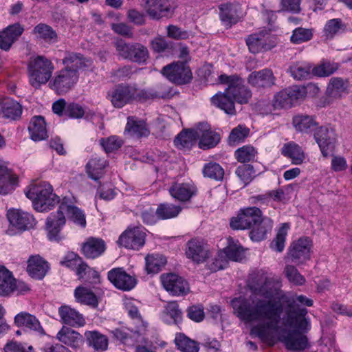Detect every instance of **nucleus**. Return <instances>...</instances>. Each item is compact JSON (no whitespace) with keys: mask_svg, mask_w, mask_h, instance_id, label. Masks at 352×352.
Instances as JSON below:
<instances>
[{"mask_svg":"<svg viewBox=\"0 0 352 352\" xmlns=\"http://www.w3.org/2000/svg\"><path fill=\"white\" fill-rule=\"evenodd\" d=\"M135 87L119 85L108 94L110 100L116 108H122L125 104L135 100Z\"/></svg>","mask_w":352,"mask_h":352,"instance_id":"nucleus-19","label":"nucleus"},{"mask_svg":"<svg viewBox=\"0 0 352 352\" xmlns=\"http://www.w3.org/2000/svg\"><path fill=\"white\" fill-rule=\"evenodd\" d=\"M104 241L101 239L91 237L82 244V251L87 258H95L100 256L105 250Z\"/></svg>","mask_w":352,"mask_h":352,"instance_id":"nucleus-31","label":"nucleus"},{"mask_svg":"<svg viewBox=\"0 0 352 352\" xmlns=\"http://www.w3.org/2000/svg\"><path fill=\"white\" fill-rule=\"evenodd\" d=\"M14 322L18 327H24L34 330L41 335L45 334V331L41 326L38 320L35 316L28 312L22 311L17 314L14 318Z\"/></svg>","mask_w":352,"mask_h":352,"instance_id":"nucleus-33","label":"nucleus"},{"mask_svg":"<svg viewBox=\"0 0 352 352\" xmlns=\"http://www.w3.org/2000/svg\"><path fill=\"white\" fill-rule=\"evenodd\" d=\"M247 286L252 295L248 300L239 297L231 301L232 308H295L297 306H313V300L300 295L295 298L287 296L281 289L278 280L263 271L252 272Z\"/></svg>","mask_w":352,"mask_h":352,"instance_id":"nucleus-1","label":"nucleus"},{"mask_svg":"<svg viewBox=\"0 0 352 352\" xmlns=\"http://www.w3.org/2000/svg\"><path fill=\"white\" fill-rule=\"evenodd\" d=\"M219 9L221 20L227 27L237 23V6L232 3H226L221 5Z\"/></svg>","mask_w":352,"mask_h":352,"instance_id":"nucleus-45","label":"nucleus"},{"mask_svg":"<svg viewBox=\"0 0 352 352\" xmlns=\"http://www.w3.org/2000/svg\"><path fill=\"white\" fill-rule=\"evenodd\" d=\"M74 296L77 302L88 306L97 307L98 300L96 294L89 288L78 287L74 291Z\"/></svg>","mask_w":352,"mask_h":352,"instance_id":"nucleus-42","label":"nucleus"},{"mask_svg":"<svg viewBox=\"0 0 352 352\" xmlns=\"http://www.w3.org/2000/svg\"><path fill=\"white\" fill-rule=\"evenodd\" d=\"M146 233L140 227H129L120 236L118 243L127 249L138 250L145 243Z\"/></svg>","mask_w":352,"mask_h":352,"instance_id":"nucleus-15","label":"nucleus"},{"mask_svg":"<svg viewBox=\"0 0 352 352\" xmlns=\"http://www.w3.org/2000/svg\"><path fill=\"white\" fill-rule=\"evenodd\" d=\"M7 217L10 223L19 230L30 229L35 225L33 215L19 209L9 210Z\"/></svg>","mask_w":352,"mask_h":352,"instance_id":"nucleus-24","label":"nucleus"},{"mask_svg":"<svg viewBox=\"0 0 352 352\" xmlns=\"http://www.w3.org/2000/svg\"><path fill=\"white\" fill-rule=\"evenodd\" d=\"M166 263L162 256L148 255L146 257V267L148 273H157Z\"/></svg>","mask_w":352,"mask_h":352,"instance_id":"nucleus-56","label":"nucleus"},{"mask_svg":"<svg viewBox=\"0 0 352 352\" xmlns=\"http://www.w3.org/2000/svg\"><path fill=\"white\" fill-rule=\"evenodd\" d=\"M161 281L164 289L173 296H184L190 292L188 282L176 274H162Z\"/></svg>","mask_w":352,"mask_h":352,"instance_id":"nucleus-17","label":"nucleus"},{"mask_svg":"<svg viewBox=\"0 0 352 352\" xmlns=\"http://www.w3.org/2000/svg\"><path fill=\"white\" fill-rule=\"evenodd\" d=\"M85 337L87 345L97 351H104L108 348V339L106 336L98 331H86Z\"/></svg>","mask_w":352,"mask_h":352,"instance_id":"nucleus-35","label":"nucleus"},{"mask_svg":"<svg viewBox=\"0 0 352 352\" xmlns=\"http://www.w3.org/2000/svg\"><path fill=\"white\" fill-rule=\"evenodd\" d=\"M311 241L307 238H300L294 241L289 248L288 252L285 256L287 263H294L296 265L305 264L310 260Z\"/></svg>","mask_w":352,"mask_h":352,"instance_id":"nucleus-10","label":"nucleus"},{"mask_svg":"<svg viewBox=\"0 0 352 352\" xmlns=\"http://www.w3.org/2000/svg\"><path fill=\"white\" fill-rule=\"evenodd\" d=\"M203 174L205 177L215 180H221L223 178L224 170L219 164L210 162L205 165L203 169Z\"/></svg>","mask_w":352,"mask_h":352,"instance_id":"nucleus-58","label":"nucleus"},{"mask_svg":"<svg viewBox=\"0 0 352 352\" xmlns=\"http://www.w3.org/2000/svg\"><path fill=\"white\" fill-rule=\"evenodd\" d=\"M123 144L122 140L115 135L110 136L106 139L100 140V144L107 153H110L120 148Z\"/></svg>","mask_w":352,"mask_h":352,"instance_id":"nucleus-61","label":"nucleus"},{"mask_svg":"<svg viewBox=\"0 0 352 352\" xmlns=\"http://www.w3.org/2000/svg\"><path fill=\"white\" fill-rule=\"evenodd\" d=\"M224 253L228 259L234 261H240L244 256L243 248L236 244H230L225 249Z\"/></svg>","mask_w":352,"mask_h":352,"instance_id":"nucleus-62","label":"nucleus"},{"mask_svg":"<svg viewBox=\"0 0 352 352\" xmlns=\"http://www.w3.org/2000/svg\"><path fill=\"white\" fill-rule=\"evenodd\" d=\"M23 30V28L19 23H15L0 32V48L8 50L22 34Z\"/></svg>","mask_w":352,"mask_h":352,"instance_id":"nucleus-29","label":"nucleus"},{"mask_svg":"<svg viewBox=\"0 0 352 352\" xmlns=\"http://www.w3.org/2000/svg\"><path fill=\"white\" fill-rule=\"evenodd\" d=\"M114 46L119 56L133 63L144 64L149 57L147 47L140 43H129L119 39Z\"/></svg>","mask_w":352,"mask_h":352,"instance_id":"nucleus-8","label":"nucleus"},{"mask_svg":"<svg viewBox=\"0 0 352 352\" xmlns=\"http://www.w3.org/2000/svg\"><path fill=\"white\" fill-rule=\"evenodd\" d=\"M79 73L75 70L62 69L55 74L50 81V87L58 94H64L71 90L77 83Z\"/></svg>","mask_w":352,"mask_h":352,"instance_id":"nucleus-12","label":"nucleus"},{"mask_svg":"<svg viewBox=\"0 0 352 352\" xmlns=\"http://www.w3.org/2000/svg\"><path fill=\"white\" fill-rule=\"evenodd\" d=\"M29 289L24 282L16 280L11 272L0 266V296H9L14 292L23 294Z\"/></svg>","mask_w":352,"mask_h":352,"instance_id":"nucleus-14","label":"nucleus"},{"mask_svg":"<svg viewBox=\"0 0 352 352\" xmlns=\"http://www.w3.org/2000/svg\"><path fill=\"white\" fill-rule=\"evenodd\" d=\"M213 104L223 110L226 113L234 115L236 110L234 107V100L230 94L228 93L226 88L223 93H217L211 98Z\"/></svg>","mask_w":352,"mask_h":352,"instance_id":"nucleus-32","label":"nucleus"},{"mask_svg":"<svg viewBox=\"0 0 352 352\" xmlns=\"http://www.w3.org/2000/svg\"><path fill=\"white\" fill-rule=\"evenodd\" d=\"M60 316L62 321L67 325L78 327L85 324L84 317L76 309H60Z\"/></svg>","mask_w":352,"mask_h":352,"instance_id":"nucleus-43","label":"nucleus"},{"mask_svg":"<svg viewBox=\"0 0 352 352\" xmlns=\"http://www.w3.org/2000/svg\"><path fill=\"white\" fill-rule=\"evenodd\" d=\"M250 129L243 125H239L234 128L228 137L230 145H236L243 141L249 135Z\"/></svg>","mask_w":352,"mask_h":352,"instance_id":"nucleus-55","label":"nucleus"},{"mask_svg":"<svg viewBox=\"0 0 352 352\" xmlns=\"http://www.w3.org/2000/svg\"><path fill=\"white\" fill-rule=\"evenodd\" d=\"M338 69V65L334 63L323 62L312 69V74L318 77H325L333 74Z\"/></svg>","mask_w":352,"mask_h":352,"instance_id":"nucleus-57","label":"nucleus"},{"mask_svg":"<svg viewBox=\"0 0 352 352\" xmlns=\"http://www.w3.org/2000/svg\"><path fill=\"white\" fill-rule=\"evenodd\" d=\"M54 67L50 60L43 56L31 59L28 65L29 81L32 86L38 88L52 77Z\"/></svg>","mask_w":352,"mask_h":352,"instance_id":"nucleus-7","label":"nucleus"},{"mask_svg":"<svg viewBox=\"0 0 352 352\" xmlns=\"http://www.w3.org/2000/svg\"><path fill=\"white\" fill-rule=\"evenodd\" d=\"M256 153L257 152L253 146L247 145L238 148L234 153V156L238 162L244 164L253 161Z\"/></svg>","mask_w":352,"mask_h":352,"instance_id":"nucleus-54","label":"nucleus"},{"mask_svg":"<svg viewBox=\"0 0 352 352\" xmlns=\"http://www.w3.org/2000/svg\"><path fill=\"white\" fill-rule=\"evenodd\" d=\"M187 248L186 256L195 263H203L209 256L208 248L202 241L192 239L188 242Z\"/></svg>","mask_w":352,"mask_h":352,"instance_id":"nucleus-25","label":"nucleus"},{"mask_svg":"<svg viewBox=\"0 0 352 352\" xmlns=\"http://www.w3.org/2000/svg\"><path fill=\"white\" fill-rule=\"evenodd\" d=\"M175 343L182 352H198L199 349V345L195 341L190 339L183 333H177L176 335Z\"/></svg>","mask_w":352,"mask_h":352,"instance_id":"nucleus-49","label":"nucleus"},{"mask_svg":"<svg viewBox=\"0 0 352 352\" xmlns=\"http://www.w3.org/2000/svg\"><path fill=\"white\" fill-rule=\"evenodd\" d=\"M197 139V127L180 132L174 140L175 146L179 148L190 149L195 144Z\"/></svg>","mask_w":352,"mask_h":352,"instance_id":"nucleus-39","label":"nucleus"},{"mask_svg":"<svg viewBox=\"0 0 352 352\" xmlns=\"http://www.w3.org/2000/svg\"><path fill=\"white\" fill-rule=\"evenodd\" d=\"M245 41L250 52L253 54L270 50L276 45L275 42L271 38L270 32L266 30L250 34Z\"/></svg>","mask_w":352,"mask_h":352,"instance_id":"nucleus-16","label":"nucleus"},{"mask_svg":"<svg viewBox=\"0 0 352 352\" xmlns=\"http://www.w3.org/2000/svg\"><path fill=\"white\" fill-rule=\"evenodd\" d=\"M235 173L247 185L254 177L255 171L252 165L244 164L237 167Z\"/></svg>","mask_w":352,"mask_h":352,"instance_id":"nucleus-59","label":"nucleus"},{"mask_svg":"<svg viewBox=\"0 0 352 352\" xmlns=\"http://www.w3.org/2000/svg\"><path fill=\"white\" fill-rule=\"evenodd\" d=\"M346 25L340 19H333L327 21L324 27V33L327 39H331L335 35L344 32Z\"/></svg>","mask_w":352,"mask_h":352,"instance_id":"nucleus-51","label":"nucleus"},{"mask_svg":"<svg viewBox=\"0 0 352 352\" xmlns=\"http://www.w3.org/2000/svg\"><path fill=\"white\" fill-rule=\"evenodd\" d=\"M230 225L233 230L251 229L250 236L255 241L264 239L266 233L272 229L271 222L263 219L262 212L257 207L241 210L237 217L231 219Z\"/></svg>","mask_w":352,"mask_h":352,"instance_id":"nucleus-3","label":"nucleus"},{"mask_svg":"<svg viewBox=\"0 0 352 352\" xmlns=\"http://www.w3.org/2000/svg\"><path fill=\"white\" fill-rule=\"evenodd\" d=\"M276 77L270 69H263L252 72L248 82L252 87L261 89L270 88L275 85Z\"/></svg>","mask_w":352,"mask_h":352,"instance_id":"nucleus-22","label":"nucleus"},{"mask_svg":"<svg viewBox=\"0 0 352 352\" xmlns=\"http://www.w3.org/2000/svg\"><path fill=\"white\" fill-rule=\"evenodd\" d=\"M288 226L287 224H284L279 230L275 237L270 244L271 248L273 250L281 252L285 248V242L286 236L287 234Z\"/></svg>","mask_w":352,"mask_h":352,"instance_id":"nucleus-60","label":"nucleus"},{"mask_svg":"<svg viewBox=\"0 0 352 352\" xmlns=\"http://www.w3.org/2000/svg\"><path fill=\"white\" fill-rule=\"evenodd\" d=\"M181 210L180 206L172 204H161L158 206L155 214L160 219H166L177 217Z\"/></svg>","mask_w":352,"mask_h":352,"instance_id":"nucleus-50","label":"nucleus"},{"mask_svg":"<svg viewBox=\"0 0 352 352\" xmlns=\"http://www.w3.org/2000/svg\"><path fill=\"white\" fill-rule=\"evenodd\" d=\"M111 333L115 338L128 346H133L138 342H145V337L140 331H133L126 327H121L111 331Z\"/></svg>","mask_w":352,"mask_h":352,"instance_id":"nucleus-30","label":"nucleus"},{"mask_svg":"<svg viewBox=\"0 0 352 352\" xmlns=\"http://www.w3.org/2000/svg\"><path fill=\"white\" fill-rule=\"evenodd\" d=\"M314 138L318 144L322 155L328 157L334 150L336 137L332 129L325 126H320L316 129Z\"/></svg>","mask_w":352,"mask_h":352,"instance_id":"nucleus-20","label":"nucleus"},{"mask_svg":"<svg viewBox=\"0 0 352 352\" xmlns=\"http://www.w3.org/2000/svg\"><path fill=\"white\" fill-rule=\"evenodd\" d=\"M107 162L101 158H92L86 165L87 173L91 179L98 181L104 175V168Z\"/></svg>","mask_w":352,"mask_h":352,"instance_id":"nucleus-38","label":"nucleus"},{"mask_svg":"<svg viewBox=\"0 0 352 352\" xmlns=\"http://www.w3.org/2000/svg\"><path fill=\"white\" fill-rule=\"evenodd\" d=\"M132 69L133 67L131 65H124L113 70L111 72V76L117 80H124L130 78L133 73Z\"/></svg>","mask_w":352,"mask_h":352,"instance_id":"nucleus-64","label":"nucleus"},{"mask_svg":"<svg viewBox=\"0 0 352 352\" xmlns=\"http://www.w3.org/2000/svg\"><path fill=\"white\" fill-rule=\"evenodd\" d=\"M283 274L290 283L296 285H302L305 283V278L300 274L294 265L286 264Z\"/></svg>","mask_w":352,"mask_h":352,"instance_id":"nucleus-52","label":"nucleus"},{"mask_svg":"<svg viewBox=\"0 0 352 352\" xmlns=\"http://www.w3.org/2000/svg\"><path fill=\"white\" fill-rule=\"evenodd\" d=\"M197 139L199 140V147L206 150L215 147L220 142V135L210 129L207 123L197 125Z\"/></svg>","mask_w":352,"mask_h":352,"instance_id":"nucleus-21","label":"nucleus"},{"mask_svg":"<svg viewBox=\"0 0 352 352\" xmlns=\"http://www.w3.org/2000/svg\"><path fill=\"white\" fill-rule=\"evenodd\" d=\"M33 34L36 35L37 38L50 43L57 41L56 32L52 27L45 23H39L36 25L33 30Z\"/></svg>","mask_w":352,"mask_h":352,"instance_id":"nucleus-48","label":"nucleus"},{"mask_svg":"<svg viewBox=\"0 0 352 352\" xmlns=\"http://www.w3.org/2000/svg\"><path fill=\"white\" fill-rule=\"evenodd\" d=\"M219 80L221 83L228 84V93L230 94L234 102L245 104L251 98V91L244 85V80L239 76L221 74Z\"/></svg>","mask_w":352,"mask_h":352,"instance_id":"nucleus-9","label":"nucleus"},{"mask_svg":"<svg viewBox=\"0 0 352 352\" xmlns=\"http://www.w3.org/2000/svg\"><path fill=\"white\" fill-rule=\"evenodd\" d=\"M349 82L342 78L334 77L331 78L327 87V92L332 98H341L348 93Z\"/></svg>","mask_w":352,"mask_h":352,"instance_id":"nucleus-40","label":"nucleus"},{"mask_svg":"<svg viewBox=\"0 0 352 352\" xmlns=\"http://www.w3.org/2000/svg\"><path fill=\"white\" fill-rule=\"evenodd\" d=\"M25 195L32 200L34 209L38 212L50 210L60 202L59 197L53 193L52 186L45 182L32 184Z\"/></svg>","mask_w":352,"mask_h":352,"instance_id":"nucleus-6","label":"nucleus"},{"mask_svg":"<svg viewBox=\"0 0 352 352\" xmlns=\"http://www.w3.org/2000/svg\"><path fill=\"white\" fill-rule=\"evenodd\" d=\"M125 132L128 133L131 136L137 138L146 137L149 134V131L146 126V123L142 120H136L133 117L128 118Z\"/></svg>","mask_w":352,"mask_h":352,"instance_id":"nucleus-44","label":"nucleus"},{"mask_svg":"<svg viewBox=\"0 0 352 352\" xmlns=\"http://www.w3.org/2000/svg\"><path fill=\"white\" fill-rule=\"evenodd\" d=\"M62 63L64 65L63 69L75 70L76 73L80 69L90 67L92 65L91 60L81 54L69 52L65 53Z\"/></svg>","mask_w":352,"mask_h":352,"instance_id":"nucleus-26","label":"nucleus"},{"mask_svg":"<svg viewBox=\"0 0 352 352\" xmlns=\"http://www.w3.org/2000/svg\"><path fill=\"white\" fill-rule=\"evenodd\" d=\"M313 35L312 29L297 28L293 30L290 41L292 43L298 45L310 41Z\"/></svg>","mask_w":352,"mask_h":352,"instance_id":"nucleus-53","label":"nucleus"},{"mask_svg":"<svg viewBox=\"0 0 352 352\" xmlns=\"http://www.w3.org/2000/svg\"><path fill=\"white\" fill-rule=\"evenodd\" d=\"M22 113L21 104L11 99H6L0 102V117L16 120Z\"/></svg>","mask_w":352,"mask_h":352,"instance_id":"nucleus-37","label":"nucleus"},{"mask_svg":"<svg viewBox=\"0 0 352 352\" xmlns=\"http://www.w3.org/2000/svg\"><path fill=\"white\" fill-rule=\"evenodd\" d=\"M49 268L47 262L39 255L31 256L28 261L27 272L33 278L43 279Z\"/></svg>","mask_w":352,"mask_h":352,"instance_id":"nucleus-28","label":"nucleus"},{"mask_svg":"<svg viewBox=\"0 0 352 352\" xmlns=\"http://www.w3.org/2000/svg\"><path fill=\"white\" fill-rule=\"evenodd\" d=\"M142 6L153 19L167 16L171 9L168 0H142Z\"/></svg>","mask_w":352,"mask_h":352,"instance_id":"nucleus-23","label":"nucleus"},{"mask_svg":"<svg viewBox=\"0 0 352 352\" xmlns=\"http://www.w3.org/2000/svg\"><path fill=\"white\" fill-rule=\"evenodd\" d=\"M254 333L270 344L281 341L286 348L293 351H301L309 347L307 337L302 331H283L277 328L256 329Z\"/></svg>","mask_w":352,"mask_h":352,"instance_id":"nucleus-4","label":"nucleus"},{"mask_svg":"<svg viewBox=\"0 0 352 352\" xmlns=\"http://www.w3.org/2000/svg\"><path fill=\"white\" fill-rule=\"evenodd\" d=\"M311 70V65L307 63H294L289 68L291 76L297 80L310 78L312 74Z\"/></svg>","mask_w":352,"mask_h":352,"instance_id":"nucleus-46","label":"nucleus"},{"mask_svg":"<svg viewBox=\"0 0 352 352\" xmlns=\"http://www.w3.org/2000/svg\"><path fill=\"white\" fill-rule=\"evenodd\" d=\"M170 195L180 201H186L196 193V189L188 184L175 183L170 188Z\"/></svg>","mask_w":352,"mask_h":352,"instance_id":"nucleus-34","label":"nucleus"},{"mask_svg":"<svg viewBox=\"0 0 352 352\" xmlns=\"http://www.w3.org/2000/svg\"><path fill=\"white\" fill-rule=\"evenodd\" d=\"M56 338L60 342L77 350L80 349L84 344L83 336L76 331L67 327H63L58 332Z\"/></svg>","mask_w":352,"mask_h":352,"instance_id":"nucleus-27","label":"nucleus"},{"mask_svg":"<svg viewBox=\"0 0 352 352\" xmlns=\"http://www.w3.org/2000/svg\"><path fill=\"white\" fill-rule=\"evenodd\" d=\"M293 124L297 131L303 133L312 131L317 125L313 117L302 114L294 117Z\"/></svg>","mask_w":352,"mask_h":352,"instance_id":"nucleus-47","label":"nucleus"},{"mask_svg":"<svg viewBox=\"0 0 352 352\" xmlns=\"http://www.w3.org/2000/svg\"><path fill=\"white\" fill-rule=\"evenodd\" d=\"M282 154L292 160L294 164H301L305 160V153L301 147L294 142L285 144L281 149Z\"/></svg>","mask_w":352,"mask_h":352,"instance_id":"nucleus-41","label":"nucleus"},{"mask_svg":"<svg viewBox=\"0 0 352 352\" xmlns=\"http://www.w3.org/2000/svg\"><path fill=\"white\" fill-rule=\"evenodd\" d=\"M234 314L256 329L277 328L283 331L308 332L311 320L306 309H236Z\"/></svg>","mask_w":352,"mask_h":352,"instance_id":"nucleus-2","label":"nucleus"},{"mask_svg":"<svg viewBox=\"0 0 352 352\" xmlns=\"http://www.w3.org/2000/svg\"><path fill=\"white\" fill-rule=\"evenodd\" d=\"M28 130L34 141H40L47 138L46 124L42 116L34 117L30 123Z\"/></svg>","mask_w":352,"mask_h":352,"instance_id":"nucleus-36","label":"nucleus"},{"mask_svg":"<svg viewBox=\"0 0 352 352\" xmlns=\"http://www.w3.org/2000/svg\"><path fill=\"white\" fill-rule=\"evenodd\" d=\"M69 199L64 197L56 213H52L46 221L48 236L50 240H57L60 228L65 223V212L74 223L85 227L86 220L83 212L77 207L69 204Z\"/></svg>","mask_w":352,"mask_h":352,"instance_id":"nucleus-5","label":"nucleus"},{"mask_svg":"<svg viewBox=\"0 0 352 352\" xmlns=\"http://www.w3.org/2000/svg\"><path fill=\"white\" fill-rule=\"evenodd\" d=\"M162 319L167 324H177L182 321V313L179 309H164L162 314Z\"/></svg>","mask_w":352,"mask_h":352,"instance_id":"nucleus-63","label":"nucleus"},{"mask_svg":"<svg viewBox=\"0 0 352 352\" xmlns=\"http://www.w3.org/2000/svg\"><path fill=\"white\" fill-rule=\"evenodd\" d=\"M107 277L115 287L124 292L133 289L138 282L135 276L127 274L122 267L111 270L108 272Z\"/></svg>","mask_w":352,"mask_h":352,"instance_id":"nucleus-18","label":"nucleus"},{"mask_svg":"<svg viewBox=\"0 0 352 352\" xmlns=\"http://www.w3.org/2000/svg\"><path fill=\"white\" fill-rule=\"evenodd\" d=\"M307 95L303 86L294 85L278 92L274 97L273 106L275 109L291 108L294 102L302 100Z\"/></svg>","mask_w":352,"mask_h":352,"instance_id":"nucleus-11","label":"nucleus"},{"mask_svg":"<svg viewBox=\"0 0 352 352\" xmlns=\"http://www.w3.org/2000/svg\"><path fill=\"white\" fill-rule=\"evenodd\" d=\"M162 74L170 81L184 85L190 82L192 78L190 67L184 62H176L164 66Z\"/></svg>","mask_w":352,"mask_h":352,"instance_id":"nucleus-13","label":"nucleus"}]
</instances>
